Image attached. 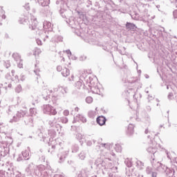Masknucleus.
Segmentation results:
<instances>
[{
	"instance_id": "1",
	"label": "nucleus",
	"mask_w": 177,
	"mask_h": 177,
	"mask_svg": "<svg viewBox=\"0 0 177 177\" xmlns=\"http://www.w3.org/2000/svg\"><path fill=\"white\" fill-rule=\"evenodd\" d=\"M94 167L96 169H102V173L108 172L109 177H118L117 174H118V167L114 166L113 163L110 162L107 159H103L102 158H98L95 160Z\"/></svg>"
},
{
	"instance_id": "2",
	"label": "nucleus",
	"mask_w": 177,
	"mask_h": 177,
	"mask_svg": "<svg viewBox=\"0 0 177 177\" xmlns=\"http://www.w3.org/2000/svg\"><path fill=\"white\" fill-rule=\"evenodd\" d=\"M56 5H59V13L62 17H63V19H66L65 21H66L67 24H68L72 28H74L75 18L73 17V12L71 10H66L68 8V6H67V0H57Z\"/></svg>"
},
{
	"instance_id": "3",
	"label": "nucleus",
	"mask_w": 177,
	"mask_h": 177,
	"mask_svg": "<svg viewBox=\"0 0 177 177\" xmlns=\"http://www.w3.org/2000/svg\"><path fill=\"white\" fill-rule=\"evenodd\" d=\"M61 122L62 124H67L68 122V119L66 117L62 118H54L53 120H48V125L50 128H54L58 133L62 132V126L58 122Z\"/></svg>"
},
{
	"instance_id": "4",
	"label": "nucleus",
	"mask_w": 177,
	"mask_h": 177,
	"mask_svg": "<svg viewBox=\"0 0 177 177\" xmlns=\"http://www.w3.org/2000/svg\"><path fill=\"white\" fill-rule=\"evenodd\" d=\"M86 84L88 86L91 88L93 93L99 95L100 90L97 88V78L94 76L86 77Z\"/></svg>"
},
{
	"instance_id": "5",
	"label": "nucleus",
	"mask_w": 177,
	"mask_h": 177,
	"mask_svg": "<svg viewBox=\"0 0 177 177\" xmlns=\"http://www.w3.org/2000/svg\"><path fill=\"white\" fill-rule=\"evenodd\" d=\"M43 28L44 29V41H46L48 38H50L53 34H55L53 32V25L50 21H44L43 23Z\"/></svg>"
},
{
	"instance_id": "6",
	"label": "nucleus",
	"mask_w": 177,
	"mask_h": 177,
	"mask_svg": "<svg viewBox=\"0 0 177 177\" xmlns=\"http://www.w3.org/2000/svg\"><path fill=\"white\" fill-rule=\"evenodd\" d=\"M151 162L152 164V167H153L156 171H158V172H161L162 174L167 171V166L160 163V162H157L154 158H152Z\"/></svg>"
},
{
	"instance_id": "7",
	"label": "nucleus",
	"mask_w": 177,
	"mask_h": 177,
	"mask_svg": "<svg viewBox=\"0 0 177 177\" xmlns=\"http://www.w3.org/2000/svg\"><path fill=\"white\" fill-rule=\"evenodd\" d=\"M42 109L44 114H48V115H56V114H57L56 109H55L50 104L43 105Z\"/></svg>"
},
{
	"instance_id": "8",
	"label": "nucleus",
	"mask_w": 177,
	"mask_h": 177,
	"mask_svg": "<svg viewBox=\"0 0 177 177\" xmlns=\"http://www.w3.org/2000/svg\"><path fill=\"white\" fill-rule=\"evenodd\" d=\"M26 114H27L26 111H23V110L18 111L16 113V115L13 116L12 120L15 122H19V121H20V120H21L22 118H24V117H26Z\"/></svg>"
},
{
	"instance_id": "9",
	"label": "nucleus",
	"mask_w": 177,
	"mask_h": 177,
	"mask_svg": "<svg viewBox=\"0 0 177 177\" xmlns=\"http://www.w3.org/2000/svg\"><path fill=\"white\" fill-rule=\"evenodd\" d=\"M39 172L37 176L39 177H49V170L48 169H45V166L41 165L39 167Z\"/></svg>"
},
{
	"instance_id": "10",
	"label": "nucleus",
	"mask_w": 177,
	"mask_h": 177,
	"mask_svg": "<svg viewBox=\"0 0 177 177\" xmlns=\"http://www.w3.org/2000/svg\"><path fill=\"white\" fill-rule=\"evenodd\" d=\"M12 57L14 60L17 63V66L19 68H23V59H21V57L17 53H14L12 54Z\"/></svg>"
},
{
	"instance_id": "11",
	"label": "nucleus",
	"mask_w": 177,
	"mask_h": 177,
	"mask_svg": "<svg viewBox=\"0 0 177 177\" xmlns=\"http://www.w3.org/2000/svg\"><path fill=\"white\" fill-rule=\"evenodd\" d=\"M54 92H59V96L64 97L67 93V88L59 86L58 88H54Z\"/></svg>"
},
{
	"instance_id": "12",
	"label": "nucleus",
	"mask_w": 177,
	"mask_h": 177,
	"mask_svg": "<svg viewBox=\"0 0 177 177\" xmlns=\"http://www.w3.org/2000/svg\"><path fill=\"white\" fill-rule=\"evenodd\" d=\"M37 26H38V21H37V18L32 17L30 18V21H29V28H30V30H35L37 28Z\"/></svg>"
},
{
	"instance_id": "13",
	"label": "nucleus",
	"mask_w": 177,
	"mask_h": 177,
	"mask_svg": "<svg viewBox=\"0 0 177 177\" xmlns=\"http://www.w3.org/2000/svg\"><path fill=\"white\" fill-rule=\"evenodd\" d=\"M67 156H68V151H64L62 153L58 154V157L59 158V162H64Z\"/></svg>"
},
{
	"instance_id": "14",
	"label": "nucleus",
	"mask_w": 177,
	"mask_h": 177,
	"mask_svg": "<svg viewBox=\"0 0 177 177\" xmlns=\"http://www.w3.org/2000/svg\"><path fill=\"white\" fill-rule=\"evenodd\" d=\"M97 124H99L100 127L106 124V121H107V119H106V117L101 115L97 118L96 119Z\"/></svg>"
},
{
	"instance_id": "15",
	"label": "nucleus",
	"mask_w": 177,
	"mask_h": 177,
	"mask_svg": "<svg viewBox=\"0 0 177 177\" xmlns=\"http://www.w3.org/2000/svg\"><path fill=\"white\" fill-rule=\"evenodd\" d=\"M48 136L51 138L49 139V142H52L53 138H56V130L55 129H51L48 131Z\"/></svg>"
},
{
	"instance_id": "16",
	"label": "nucleus",
	"mask_w": 177,
	"mask_h": 177,
	"mask_svg": "<svg viewBox=\"0 0 177 177\" xmlns=\"http://www.w3.org/2000/svg\"><path fill=\"white\" fill-rule=\"evenodd\" d=\"M147 175H151V177H157V172L153 171V169L150 167L146 168Z\"/></svg>"
},
{
	"instance_id": "17",
	"label": "nucleus",
	"mask_w": 177,
	"mask_h": 177,
	"mask_svg": "<svg viewBox=\"0 0 177 177\" xmlns=\"http://www.w3.org/2000/svg\"><path fill=\"white\" fill-rule=\"evenodd\" d=\"M165 172H166V175L167 176L173 177L175 176V169H174L173 168L167 167Z\"/></svg>"
},
{
	"instance_id": "18",
	"label": "nucleus",
	"mask_w": 177,
	"mask_h": 177,
	"mask_svg": "<svg viewBox=\"0 0 177 177\" xmlns=\"http://www.w3.org/2000/svg\"><path fill=\"white\" fill-rule=\"evenodd\" d=\"M145 133H146V134L151 133V136L149 135L147 136L148 139H153V138H154V136H157V135L160 134V133H156L154 131H149V129H145Z\"/></svg>"
},
{
	"instance_id": "19",
	"label": "nucleus",
	"mask_w": 177,
	"mask_h": 177,
	"mask_svg": "<svg viewBox=\"0 0 177 177\" xmlns=\"http://www.w3.org/2000/svg\"><path fill=\"white\" fill-rule=\"evenodd\" d=\"M51 42H63V37L59 36V35H55L51 39Z\"/></svg>"
},
{
	"instance_id": "20",
	"label": "nucleus",
	"mask_w": 177,
	"mask_h": 177,
	"mask_svg": "<svg viewBox=\"0 0 177 177\" xmlns=\"http://www.w3.org/2000/svg\"><path fill=\"white\" fill-rule=\"evenodd\" d=\"M39 5L41 6H48L49 5L50 0H37Z\"/></svg>"
},
{
	"instance_id": "21",
	"label": "nucleus",
	"mask_w": 177,
	"mask_h": 177,
	"mask_svg": "<svg viewBox=\"0 0 177 177\" xmlns=\"http://www.w3.org/2000/svg\"><path fill=\"white\" fill-rule=\"evenodd\" d=\"M75 86L77 89H85V84H82V80L77 81L75 83Z\"/></svg>"
},
{
	"instance_id": "22",
	"label": "nucleus",
	"mask_w": 177,
	"mask_h": 177,
	"mask_svg": "<svg viewBox=\"0 0 177 177\" xmlns=\"http://www.w3.org/2000/svg\"><path fill=\"white\" fill-rule=\"evenodd\" d=\"M136 165L137 168L138 169H140V171H142V169H143V168L145 167V163H143V162H142L140 160H137L136 162Z\"/></svg>"
},
{
	"instance_id": "23",
	"label": "nucleus",
	"mask_w": 177,
	"mask_h": 177,
	"mask_svg": "<svg viewBox=\"0 0 177 177\" xmlns=\"http://www.w3.org/2000/svg\"><path fill=\"white\" fill-rule=\"evenodd\" d=\"M147 151H148V153H151V154H153L154 156L157 153V149H156V147H149L147 149Z\"/></svg>"
},
{
	"instance_id": "24",
	"label": "nucleus",
	"mask_w": 177,
	"mask_h": 177,
	"mask_svg": "<svg viewBox=\"0 0 177 177\" xmlns=\"http://www.w3.org/2000/svg\"><path fill=\"white\" fill-rule=\"evenodd\" d=\"M24 122L26 125H30V124H32L33 122L32 116H27L26 119L24 120Z\"/></svg>"
},
{
	"instance_id": "25",
	"label": "nucleus",
	"mask_w": 177,
	"mask_h": 177,
	"mask_svg": "<svg viewBox=\"0 0 177 177\" xmlns=\"http://www.w3.org/2000/svg\"><path fill=\"white\" fill-rule=\"evenodd\" d=\"M62 75H63V77H68V75H70V70L67 68H64L62 69Z\"/></svg>"
},
{
	"instance_id": "26",
	"label": "nucleus",
	"mask_w": 177,
	"mask_h": 177,
	"mask_svg": "<svg viewBox=\"0 0 177 177\" xmlns=\"http://www.w3.org/2000/svg\"><path fill=\"white\" fill-rule=\"evenodd\" d=\"M126 27L127 30H135V27H136V25L131 22H127Z\"/></svg>"
},
{
	"instance_id": "27",
	"label": "nucleus",
	"mask_w": 177,
	"mask_h": 177,
	"mask_svg": "<svg viewBox=\"0 0 177 177\" xmlns=\"http://www.w3.org/2000/svg\"><path fill=\"white\" fill-rule=\"evenodd\" d=\"M22 157L25 158L26 160H30V153L28 151H22Z\"/></svg>"
},
{
	"instance_id": "28",
	"label": "nucleus",
	"mask_w": 177,
	"mask_h": 177,
	"mask_svg": "<svg viewBox=\"0 0 177 177\" xmlns=\"http://www.w3.org/2000/svg\"><path fill=\"white\" fill-rule=\"evenodd\" d=\"M133 132V124H130L127 128V133H129V135H132Z\"/></svg>"
},
{
	"instance_id": "29",
	"label": "nucleus",
	"mask_w": 177,
	"mask_h": 177,
	"mask_svg": "<svg viewBox=\"0 0 177 177\" xmlns=\"http://www.w3.org/2000/svg\"><path fill=\"white\" fill-rule=\"evenodd\" d=\"M127 82H129V84H135L136 82H138V78L137 77H131V78H129L127 80Z\"/></svg>"
},
{
	"instance_id": "30",
	"label": "nucleus",
	"mask_w": 177,
	"mask_h": 177,
	"mask_svg": "<svg viewBox=\"0 0 177 177\" xmlns=\"http://www.w3.org/2000/svg\"><path fill=\"white\" fill-rule=\"evenodd\" d=\"M80 150V147L78 145L75 144L72 146V153H77Z\"/></svg>"
},
{
	"instance_id": "31",
	"label": "nucleus",
	"mask_w": 177,
	"mask_h": 177,
	"mask_svg": "<svg viewBox=\"0 0 177 177\" xmlns=\"http://www.w3.org/2000/svg\"><path fill=\"white\" fill-rule=\"evenodd\" d=\"M100 46H101L103 50H105V52H110V46L109 44L106 46L100 44Z\"/></svg>"
},
{
	"instance_id": "32",
	"label": "nucleus",
	"mask_w": 177,
	"mask_h": 177,
	"mask_svg": "<svg viewBox=\"0 0 177 177\" xmlns=\"http://www.w3.org/2000/svg\"><path fill=\"white\" fill-rule=\"evenodd\" d=\"M86 157V153H85V151H82L80 152V153L79 154V158L80 160H85Z\"/></svg>"
},
{
	"instance_id": "33",
	"label": "nucleus",
	"mask_w": 177,
	"mask_h": 177,
	"mask_svg": "<svg viewBox=\"0 0 177 177\" xmlns=\"http://www.w3.org/2000/svg\"><path fill=\"white\" fill-rule=\"evenodd\" d=\"M34 164L30 163L28 165V167L26 169V171L28 172V174H31V171H32V167Z\"/></svg>"
},
{
	"instance_id": "34",
	"label": "nucleus",
	"mask_w": 177,
	"mask_h": 177,
	"mask_svg": "<svg viewBox=\"0 0 177 177\" xmlns=\"http://www.w3.org/2000/svg\"><path fill=\"white\" fill-rule=\"evenodd\" d=\"M23 91V88L21 84L17 85V86L15 88V91L16 93H20Z\"/></svg>"
},
{
	"instance_id": "35",
	"label": "nucleus",
	"mask_w": 177,
	"mask_h": 177,
	"mask_svg": "<svg viewBox=\"0 0 177 177\" xmlns=\"http://www.w3.org/2000/svg\"><path fill=\"white\" fill-rule=\"evenodd\" d=\"M115 150L118 152V153H121L122 148L121 147V145L120 144H116L115 146Z\"/></svg>"
},
{
	"instance_id": "36",
	"label": "nucleus",
	"mask_w": 177,
	"mask_h": 177,
	"mask_svg": "<svg viewBox=\"0 0 177 177\" xmlns=\"http://www.w3.org/2000/svg\"><path fill=\"white\" fill-rule=\"evenodd\" d=\"M124 163L127 165V167H128V168H131V167H132V162H131V160H129V158L124 160Z\"/></svg>"
},
{
	"instance_id": "37",
	"label": "nucleus",
	"mask_w": 177,
	"mask_h": 177,
	"mask_svg": "<svg viewBox=\"0 0 177 177\" xmlns=\"http://www.w3.org/2000/svg\"><path fill=\"white\" fill-rule=\"evenodd\" d=\"M81 114L77 115L75 117H74L73 122H78L81 120Z\"/></svg>"
},
{
	"instance_id": "38",
	"label": "nucleus",
	"mask_w": 177,
	"mask_h": 177,
	"mask_svg": "<svg viewBox=\"0 0 177 177\" xmlns=\"http://www.w3.org/2000/svg\"><path fill=\"white\" fill-rule=\"evenodd\" d=\"M30 115H35V114H37V109L35 108H30Z\"/></svg>"
},
{
	"instance_id": "39",
	"label": "nucleus",
	"mask_w": 177,
	"mask_h": 177,
	"mask_svg": "<svg viewBox=\"0 0 177 177\" xmlns=\"http://www.w3.org/2000/svg\"><path fill=\"white\" fill-rule=\"evenodd\" d=\"M76 139H77V140H80V142L81 143V140L84 139V136H82V134L77 133L76 135Z\"/></svg>"
},
{
	"instance_id": "40",
	"label": "nucleus",
	"mask_w": 177,
	"mask_h": 177,
	"mask_svg": "<svg viewBox=\"0 0 177 177\" xmlns=\"http://www.w3.org/2000/svg\"><path fill=\"white\" fill-rule=\"evenodd\" d=\"M1 17L4 19H6V16L3 15V10H2V7L0 6V19Z\"/></svg>"
},
{
	"instance_id": "41",
	"label": "nucleus",
	"mask_w": 177,
	"mask_h": 177,
	"mask_svg": "<svg viewBox=\"0 0 177 177\" xmlns=\"http://www.w3.org/2000/svg\"><path fill=\"white\" fill-rule=\"evenodd\" d=\"M39 53H41V49L39 48H35L34 50H33V55L35 56H37V55H39Z\"/></svg>"
},
{
	"instance_id": "42",
	"label": "nucleus",
	"mask_w": 177,
	"mask_h": 177,
	"mask_svg": "<svg viewBox=\"0 0 177 177\" xmlns=\"http://www.w3.org/2000/svg\"><path fill=\"white\" fill-rule=\"evenodd\" d=\"M34 73L36 74V75H39V68H38V66H37V64L35 65Z\"/></svg>"
},
{
	"instance_id": "43",
	"label": "nucleus",
	"mask_w": 177,
	"mask_h": 177,
	"mask_svg": "<svg viewBox=\"0 0 177 177\" xmlns=\"http://www.w3.org/2000/svg\"><path fill=\"white\" fill-rule=\"evenodd\" d=\"M86 103L91 104L92 102H93V98H92V97H87L86 98Z\"/></svg>"
},
{
	"instance_id": "44",
	"label": "nucleus",
	"mask_w": 177,
	"mask_h": 177,
	"mask_svg": "<svg viewBox=\"0 0 177 177\" xmlns=\"http://www.w3.org/2000/svg\"><path fill=\"white\" fill-rule=\"evenodd\" d=\"M4 66H5L6 68H9V67H10V62L6 61L4 62Z\"/></svg>"
},
{
	"instance_id": "45",
	"label": "nucleus",
	"mask_w": 177,
	"mask_h": 177,
	"mask_svg": "<svg viewBox=\"0 0 177 177\" xmlns=\"http://www.w3.org/2000/svg\"><path fill=\"white\" fill-rule=\"evenodd\" d=\"M86 8H89L90 6H92V1L91 0H87L86 2Z\"/></svg>"
},
{
	"instance_id": "46",
	"label": "nucleus",
	"mask_w": 177,
	"mask_h": 177,
	"mask_svg": "<svg viewBox=\"0 0 177 177\" xmlns=\"http://www.w3.org/2000/svg\"><path fill=\"white\" fill-rule=\"evenodd\" d=\"M79 60L80 62H84V60H86V56H85V55L80 56L79 58Z\"/></svg>"
},
{
	"instance_id": "47",
	"label": "nucleus",
	"mask_w": 177,
	"mask_h": 177,
	"mask_svg": "<svg viewBox=\"0 0 177 177\" xmlns=\"http://www.w3.org/2000/svg\"><path fill=\"white\" fill-rule=\"evenodd\" d=\"M80 121H82V122L83 123L86 122V118H85L84 115H82L80 118Z\"/></svg>"
},
{
	"instance_id": "48",
	"label": "nucleus",
	"mask_w": 177,
	"mask_h": 177,
	"mask_svg": "<svg viewBox=\"0 0 177 177\" xmlns=\"http://www.w3.org/2000/svg\"><path fill=\"white\" fill-rule=\"evenodd\" d=\"M17 161L18 162L23 161V155H19V157L17 158Z\"/></svg>"
},
{
	"instance_id": "49",
	"label": "nucleus",
	"mask_w": 177,
	"mask_h": 177,
	"mask_svg": "<svg viewBox=\"0 0 177 177\" xmlns=\"http://www.w3.org/2000/svg\"><path fill=\"white\" fill-rule=\"evenodd\" d=\"M173 17H174V19H177V10H175L174 11H173Z\"/></svg>"
},
{
	"instance_id": "50",
	"label": "nucleus",
	"mask_w": 177,
	"mask_h": 177,
	"mask_svg": "<svg viewBox=\"0 0 177 177\" xmlns=\"http://www.w3.org/2000/svg\"><path fill=\"white\" fill-rule=\"evenodd\" d=\"M36 42H37V45H39V46L42 45V41H41V39H36Z\"/></svg>"
},
{
	"instance_id": "51",
	"label": "nucleus",
	"mask_w": 177,
	"mask_h": 177,
	"mask_svg": "<svg viewBox=\"0 0 177 177\" xmlns=\"http://www.w3.org/2000/svg\"><path fill=\"white\" fill-rule=\"evenodd\" d=\"M66 53H67L68 57H70V56H71V51L70 50H66Z\"/></svg>"
},
{
	"instance_id": "52",
	"label": "nucleus",
	"mask_w": 177,
	"mask_h": 177,
	"mask_svg": "<svg viewBox=\"0 0 177 177\" xmlns=\"http://www.w3.org/2000/svg\"><path fill=\"white\" fill-rule=\"evenodd\" d=\"M39 160L41 162H45V156H42L41 157L39 158Z\"/></svg>"
},
{
	"instance_id": "53",
	"label": "nucleus",
	"mask_w": 177,
	"mask_h": 177,
	"mask_svg": "<svg viewBox=\"0 0 177 177\" xmlns=\"http://www.w3.org/2000/svg\"><path fill=\"white\" fill-rule=\"evenodd\" d=\"M68 114H70V111H68V110L64 111V115L67 116Z\"/></svg>"
},
{
	"instance_id": "54",
	"label": "nucleus",
	"mask_w": 177,
	"mask_h": 177,
	"mask_svg": "<svg viewBox=\"0 0 177 177\" xmlns=\"http://www.w3.org/2000/svg\"><path fill=\"white\" fill-rule=\"evenodd\" d=\"M0 177H5V171H0Z\"/></svg>"
},
{
	"instance_id": "55",
	"label": "nucleus",
	"mask_w": 177,
	"mask_h": 177,
	"mask_svg": "<svg viewBox=\"0 0 177 177\" xmlns=\"http://www.w3.org/2000/svg\"><path fill=\"white\" fill-rule=\"evenodd\" d=\"M63 70V68L62 66H57V71H62Z\"/></svg>"
},
{
	"instance_id": "56",
	"label": "nucleus",
	"mask_w": 177,
	"mask_h": 177,
	"mask_svg": "<svg viewBox=\"0 0 177 177\" xmlns=\"http://www.w3.org/2000/svg\"><path fill=\"white\" fill-rule=\"evenodd\" d=\"M147 111L149 113V111H151V106H147L146 107Z\"/></svg>"
},
{
	"instance_id": "57",
	"label": "nucleus",
	"mask_w": 177,
	"mask_h": 177,
	"mask_svg": "<svg viewBox=\"0 0 177 177\" xmlns=\"http://www.w3.org/2000/svg\"><path fill=\"white\" fill-rule=\"evenodd\" d=\"M86 146H88V147L92 146V142L91 140H88L86 142Z\"/></svg>"
},
{
	"instance_id": "58",
	"label": "nucleus",
	"mask_w": 177,
	"mask_h": 177,
	"mask_svg": "<svg viewBox=\"0 0 177 177\" xmlns=\"http://www.w3.org/2000/svg\"><path fill=\"white\" fill-rule=\"evenodd\" d=\"M51 149H52V151H50V153L53 154V150L56 149V145H52Z\"/></svg>"
},
{
	"instance_id": "59",
	"label": "nucleus",
	"mask_w": 177,
	"mask_h": 177,
	"mask_svg": "<svg viewBox=\"0 0 177 177\" xmlns=\"http://www.w3.org/2000/svg\"><path fill=\"white\" fill-rule=\"evenodd\" d=\"M26 80V76L24 75H21V81H24Z\"/></svg>"
},
{
	"instance_id": "60",
	"label": "nucleus",
	"mask_w": 177,
	"mask_h": 177,
	"mask_svg": "<svg viewBox=\"0 0 177 177\" xmlns=\"http://www.w3.org/2000/svg\"><path fill=\"white\" fill-rule=\"evenodd\" d=\"M174 96V94L172 93H169L168 95V99H171Z\"/></svg>"
},
{
	"instance_id": "61",
	"label": "nucleus",
	"mask_w": 177,
	"mask_h": 177,
	"mask_svg": "<svg viewBox=\"0 0 177 177\" xmlns=\"http://www.w3.org/2000/svg\"><path fill=\"white\" fill-rule=\"evenodd\" d=\"M102 147H105V149H107V144L104 143V144H101Z\"/></svg>"
},
{
	"instance_id": "62",
	"label": "nucleus",
	"mask_w": 177,
	"mask_h": 177,
	"mask_svg": "<svg viewBox=\"0 0 177 177\" xmlns=\"http://www.w3.org/2000/svg\"><path fill=\"white\" fill-rule=\"evenodd\" d=\"M50 97H49V95H46V97L45 96H44L43 97V99H44V100H48V99Z\"/></svg>"
},
{
	"instance_id": "63",
	"label": "nucleus",
	"mask_w": 177,
	"mask_h": 177,
	"mask_svg": "<svg viewBox=\"0 0 177 177\" xmlns=\"http://www.w3.org/2000/svg\"><path fill=\"white\" fill-rule=\"evenodd\" d=\"M25 8H26V10H30V6H28V3L26 5Z\"/></svg>"
},
{
	"instance_id": "64",
	"label": "nucleus",
	"mask_w": 177,
	"mask_h": 177,
	"mask_svg": "<svg viewBox=\"0 0 177 177\" xmlns=\"http://www.w3.org/2000/svg\"><path fill=\"white\" fill-rule=\"evenodd\" d=\"M5 38H6V39H9V35H8V33H6V34H5Z\"/></svg>"
}]
</instances>
